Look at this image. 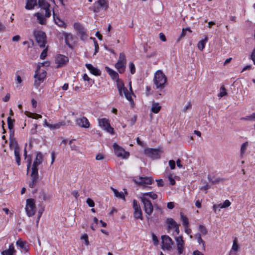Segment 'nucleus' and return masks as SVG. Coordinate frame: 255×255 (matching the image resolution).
Returning <instances> with one entry per match:
<instances>
[{"instance_id": "ddd939ff", "label": "nucleus", "mask_w": 255, "mask_h": 255, "mask_svg": "<svg viewBox=\"0 0 255 255\" xmlns=\"http://www.w3.org/2000/svg\"><path fill=\"white\" fill-rule=\"evenodd\" d=\"M133 208L134 209L133 216L135 219H143L142 213L139 203L135 200L133 201Z\"/></svg>"}, {"instance_id": "ea45409f", "label": "nucleus", "mask_w": 255, "mask_h": 255, "mask_svg": "<svg viewBox=\"0 0 255 255\" xmlns=\"http://www.w3.org/2000/svg\"><path fill=\"white\" fill-rule=\"evenodd\" d=\"M14 122H15L14 120L11 119L10 117H8V118H7L8 128L10 131L13 129Z\"/></svg>"}, {"instance_id": "a18cd8bd", "label": "nucleus", "mask_w": 255, "mask_h": 255, "mask_svg": "<svg viewBox=\"0 0 255 255\" xmlns=\"http://www.w3.org/2000/svg\"><path fill=\"white\" fill-rule=\"evenodd\" d=\"M27 116L30 118L35 119H37L38 118H41L42 117L40 115L33 114L31 113H29V115H28Z\"/></svg>"}, {"instance_id": "423d86ee", "label": "nucleus", "mask_w": 255, "mask_h": 255, "mask_svg": "<svg viewBox=\"0 0 255 255\" xmlns=\"http://www.w3.org/2000/svg\"><path fill=\"white\" fill-rule=\"evenodd\" d=\"M37 42L41 47L45 46L46 43V34L42 31H35L34 33Z\"/></svg>"}, {"instance_id": "37998d69", "label": "nucleus", "mask_w": 255, "mask_h": 255, "mask_svg": "<svg viewBox=\"0 0 255 255\" xmlns=\"http://www.w3.org/2000/svg\"><path fill=\"white\" fill-rule=\"evenodd\" d=\"M231 204L230 201L228 200H226L224 201L223 204H220L219 206H220V208L222 209L229 207Z\"/></svg>"}, {"instance_id": "72a5a7b5", "label": "nucleus", "mask_w": 255, "mask_h": 255, "mask_svg": "<svg viewBox=\"0 0 255 255\" xmlns=\"http://www.w3.org/2000/svg\"><path fill=\"white\" fill-rule=\"evenodd\" d=\"M111 189L114 192L115 195L119 198L123 199L124 200H125V197L124 194V193L122 192H118V191L117 189H115L113 188V187H111Z\"/></svg>"}, {"instance_id": "bb28decb", "label": "nucleus", "mask_w": 255, "mask_h": 255, "mask_svg": "<svg viewBox=\"0 0 255 255\" xmlns=\"http://www.w3.org/2000/svg\"><path fill=\"white\" fill-rule=\"evenodd\" d=\"M53 19L56 24L58 25L60 27H66V24L63 21L60 19L58 16H56L54 12H53Z\"/></svg>"}, {"instance_id": "603ef678", "label": "nucleus", "mask_w": 255, "mask_h": 255, "mask_svg": "<svg viewBox=\"0 0 255 255\" xmlns=\"http://www.w3.org/2000/svg\"><path fill=\"white\" fill-rule=\"evenodd\" d=\"M16 81L17 83V87H20V85H19V84H20L22 82V79H21V78L20 77V76L19 75H16Z\"/></svg>"}, {"instance_id": "6ab92c4d", "label": "nucleus", "mask_w": 255, "mask_h": 255, "mask_svg": "<svg viewBox=\"0 0 255 255\" xmlns=\"http://www.w3.org/2000/svg\"><path fill=\"white\" fill-rule=\"evenodd\" d=\"M10 147L14 149L15 158L17 165H20V157L19 155V147L16 142L14 141L11 143Z\"/></svg>"}, {"instance_id": "0e129e2a", "label": "nucleus", "mask_w": 255, "mask_h": 255, "mask_svg": "<svg viewBox=\"0 0 255 255\" xmlns=\"http://www.w3.org/2000/svg\"><path fill=\"white\" fill-rule=\"evenodd\" d=\"M159 37H160V39L162 41H166V39L165 36L164 35V34L163 33H159Z\"/></svg>"}, {"instance_id": "c9c22d12", "label": "nucleus", "mask_w": 255, "mask_h": 255, "mask_svg": "<svg viewBox=\"0 0 255 255\" xmlns=\"http://www.w3.org/2000/svg\"><path fill=\"white\" fill-rule=\"evenodd\" d=\"M65 125L64 122H60L54 125L49 124V128L51 129H55L60 128V127L62 126H64Z\"/></svg>"}, {"instance_id": "393cba45", "label": "nucleus", "mask_w": 255, "mask_h": 255, "mask_svg": "<svg viewBox=\"0 0 255 255\" xmlns=\"http://www.w3.org/2000/svg\"><path fill=\"white\" fill-rule=\"evenodd\" d=\"M16 244L23 251L27 252L28 251V245L26 242L19 239L16 242Z\"/></svg>"}, {"instance_id": "b1692460", "label": "nucleus", "mask_w": 255, "mask_h": 255, "mask_svg": "<svg viewBox=\"0 0 255 255\" xmlns=\"http://www.w3.org/2000/svg\"><path fill=\"white\" fill-rule=\"evenodd\" d=\"M86 67L94 75L98 76L101 74V71L97 68L93 66L91 64H86Z\"/></svg>"}, {"instance_id": "dca6fc26", "label": "nucleus", "mask_w": 255, "mask_h": 255, "mask_svg": "<svg viewBox=\"0 0 255 255\" xmlns=\"http://www.w3.org/2000/svg\"><path fill=\"white\" fill-rule=\"evenodd\" d=\"M108 1H95L92 9L95 12H98L101 9H106L108 6Z\"/></svg>"}, {"instance_id": "a19ab883", "label": "nucleus", "mask_w": 255, "mask_h": 255, "mask_svg": "<svg viewBox=\"0 0 255 255\" xmlns=\"http://www.w3.org/2000/svg\"><path fill=\"white\" fill-rule=\"evenodd\" d=\"M238 241L237 239L235 238L233 241V244L232 246V248L231 251L232 252H237L238 250Z\"/></svg>"}, {"instance_id": "0eeeda50", "label": "nucleus", "mask_w": 255, "mask_h": 255, "mask_svg": "<svg viewBox=\"0 0 255 255\" xmlns=\"http://www.w3.org/2000/svg\"><path fill=\"white\" fill-rule=\"evenodd\" d=\"M74 27L81 40H85L87 39L88 36L86 33V29L82 24L79 23H75Z\"/></svg>"}, {"instance_id": "7ed1b4c3", "label": "nucleus", "mask_w": 255, "mask_h": 255, "mask_svg": "<svg viewBox=\"0 0 255 255\" xmlns=\"http://www.w3.org/2000/svg\"><path fill=\"white\" fill-rule=\"evenodd\" d=\"M44 2L45 1H38L39 6L45 10V15L41 12H37L34 14L36 17L38 22L41 24H45L46 23V17L48 16V4H44Z\"/></svg>"}, {"instance_id": "e2e57ef3", "label": "nucleus", "mask_w": 255, "mask_h": 255, "mask_svg": "<svg viewBox=\"0 0 255 255\" xmlns=\"http://www.w3.org/2000/svg\"><path fill=\"white\" fill-rule=\"evenodd\" d=\"M191 107V104L190 103H188L187 105L184 108L183 112H186Z\"/></svg>"}, {"instance_id": "2f4dec72", "label": "nucleus", "mask_w": 255, "mask_h": 255, "mask_svg": "<svg viewBox=\"0 0 255 255\" xmlns=\"http://www.w3.org/2000/svg\"><path fill=\"white\" fill-rule=\"evenodd\" d=\"M248 146L249 143L247 141L244 142L242 144L240 149V155L241 157H243L245 153H246V151L248 147Z\"/></svg>"}, {"instance_id": "4c0bfd02", "label": "nucleus", "mask_w": 255, "mask_h": 255, "mask_svg": "<svg viewBox=\"0 0 255 255\" xmlns=\"http://www.w3.org/2000/svg\"><path fill=\"white\" fill-rule=\"evenodd\" d=\"M241 120L245 121H249L251 122L255 121V112L252 113L251 115L242 118Z\"/></svg>"}, {"instance_id": "58836bf2", "label": "nucleus", "mask_w": 255, "mask_h": 255, "mask_svg": "<svg viewBox=\"0 0 255 255\" xmlns=\"http://www.w3.org/2000/svg\"><path fill=\"white\" fill-rule=\"evenodd\" d=\"M195 237L197 239V242L199 243V244H202L203 249L205 250V242L201 238V234H196L195 235Z\"/></svg>"}, {"instance_id": "f257e3e1", "label": "nucleus", "mask_w": 255, "mask_h": 255, "mask_svg": "<svg viewBox=\"0 0 255 255\" xmlns=\"http://www.w3.org/2000/svg\"><path fill=\"white\" fill-rule=\"evenodd\" d=\"M47 69V62H45L38 63L34 74V78L35 79L34 84L36 87H38L39 84L43 82V80L46 77Z\"/></svg>"}, {"instance_id": "c85d7f7f", "label": "nucleus", "mask_w": 255, "mask_h": 255, "mask_svg": "<svg viewBox=\"0 0 255 255\" xmlns=\"http://www.w3.org/2000/svg\"><path fill=\"white\" fill-rule=\"evenodd\" d=\"M168 229H174L178 224L172 218H168L166 220Z\"/></svg>"}, {"instance_id": "1a4fd4ad", "label": "nucleus", "mask_w": 255, "mask_h": 255, "mask_svg": "<svg viewBox=\"0 0 255 255\" xmlns=\"http://www.w3.org/2000/svg\"><path fill=\"white\" fill-rule=\"evenodd\" d=\"M144 152L145 154L152 159H158L160 158V154L162 151L160 149L147 148L144 149Z\"/></svg>"}, {"instance_id": "7c9ffc66", "label": "nucleus", "mask_w": 255, "mask_h": 255, "mask_svg": "<svg viewBox=\"0 0 255 255\" xmlns=\"http://www.w3.org/2000/svg\"><path fill=\"white\" fill-rule=\"evenodd\" d=\"M161 110V106L158 103H153L151 107V111L155 114H157Z\"/></svg>"}, {"instance_id": "79ce46f5", "label": "nucleus", "mask_w": 255, "mask_h": 255, "mask_svg": "<svg viewBox=\"0 0 255 255\" xmlns=\"http://www.w3.org/2000/svg\"><path fill=\"white\" fill-rule=\"evenodd\" d=\"M181 219L183 223V225L185 226H187L189 222L188 218L185 216L182 213L180 214Z\"/></svg>"}, {"instance_id": "052dcab7", "label": "nucleus", "mask_w": 255, "mask_h": 255, "mask_svg": "<svg viewBox=\"0 0 255 255\" xmlns=\"http://www.w3.org/2000/svg\"><path fill=\"white\" fill-rule=\"evenodd\" d=\"M167 207L169 209H172L174 207V203L170 202L167 203Z\"/></svg>"}, {"instance_id": "49530a36", "label": "nucleus", "mask_w": 255, "mask_h": 255, "mask_svg": "<svg viewBox=\"0 0 255 255\" xmlns=\"http://www.w3.org/2000/svg\"><path fill=\"white\" fill-rule=\"evenodd\" d=\"M129 67L130 68V73L132 74H133L135 72V68L134 64L132 62H130L129 63Z\"/></svg>"}, {"instance_id": "09e8293b", "label": "nucleus", "mask_w": 255, "mask_h": 255, "mask_svg": "<svg viewBox=\"0 0 255 255\" xmlns=\"http://www.w3.org/2000/svg\"><path fill=\"white\" fill-rule=\"evenodd\" d=\"M86 203L91 207H93L95 206L94 202L90 198L87 199Z\"/></svg>"}, {"instance_id": "5701e85b", "label": "nucleus", "mask_w": 255, "mask_h": 255, "mask_svg": "<svg viewBox=\"0 0 255 255\" xmlns=\"http://www.w3.org/2000/svg\"><path fill=\"white\" fill-rule=\"evenodd\" d=\"M43 159V155L41 153H38L37 154V156L36 157V160L33 162L32 165V169H38L37 167L38 165H39L42 161Z\"/></svg>"}, {"instance_id": "f3484780", "label": "nucleus", "mask_w": 255, "mask_h": 255, "mask_svg": "<svg viewBox=\"0 0 255 255\" xmlns=\"http://www.w3.org/2000/svg\"><path fill=\"white\" fill-rule=\"evenodd\" d=\"M30 176V180L28 181V186L30 188H32L37 182L38 169H32Z\"/></svg>"}, {"instance_id": "39448f33", "label": "nucleus", "mask_w": 255, "mask_h": 255, "mask_svg": "<svg viewBox=\"0 0 255 255\" xmlns=\"http://www.w3.org/2000/svg\"><path fill=\"white\" fill-rule=\"evenodd\" d=\"M141 203L143 205V208L145 213L146 214V217L148 219V217L150 216L153 210V206L150 200L144 196L140 197Z\"/></svg>"}, {"instance_id": "412c9836", "label": "nucleus", "mask_w": 255, "mask_h": 255, "mask_svg": "<svg viewBox=\"0 0 255 255\" xmlns=\"http://www.w3.org/2000/svg\"><path fill=\"white\" fill-rule=\"evenodd\" d=\"M77 125L81 128H88L90 127V123L88 119L84 117L77 118L75 120Z\"/></svg>"}, {"instance_id": "8fccbe9b", "label": "nucleus", "mask_w": 255, "mask_h": 255, "mask_svg": "<svg viewBox=\"0 0 255 255\" xmlns=\"http://www.w3.org/2000/svg\"><path fill=\"white\" fill-rule=\"evenodd\" d=\"M47 47H46L41 53L40 54V58L42 59H44L47 56Z\"/></svg>"}, {"instance_id": "4be33fe9", "label": "nucleus", "mask_w": 255, "mask_h": 255, "mask_svg": "<svg viewBox=\"0 0 255 255\" xmlns=\"http://www.w3.org/2000/svg\"><path fill=\"white\" fill-rule=\"evenodd\" d=\"M63 35L65 38V41L66 44L70 47L72 48V43L74 40V37L71 33H64Z\"/></svg>"}, {"instance_id": "a211bd4d", "label": "nucleus", "mask_w": 255, "mask_h": 255, "mask_svg": "<svg viewBox=\"0 0 255 255\" xmlns=\"http://www.w3.org/2000/svg\"><path fill=\"white\" fill-rule=\"evenodd\" d=\"M177 245V249L179 255L183 254L184 250V241L182 236L175 237L174 238Z\"/></svg>"}, {"instance_id": "2eb2a0df", "label": "nucleus", "mask_w": 255, "mask_h": 255, "mask_svg": "<svg viewBox=\"0 0 255 255\" xmlns=\"http://www.w3.org/2000/svg\"><path fill=\"white\" fill-rule=\"evenodd\" d=\"M99 126L107 132L113 134L114 129L111 127L108 120L105 118L99 120Z\"/></svg>"}, {"instance_id": "f8f14e48", "label": "nucleus", "mask_w": 255, "mask_h": 255, "mask_svg": "<svg viewBox=\"0 0 255 255\" xmlns=\"http://www.w3.org/2000/svg\"><path fill=\"white\" fill-rule=\"evenodd\" d=\"M162 244L163 249H166L167 250H170L172 246L174 244V242L172 240L171 238L167 235H163L161 237Z\"/></svg>"}, {"instance_id": "680f3d73", "label": "nucleus", "mask_w": 255, "mask_h": 255, "mask_svg": "<svg viewBox=\"0 0 255 255\" xmlns=\"http://www.w3.org/2000/svg\"><path fill=\"white\" fill-rule=\"evenodd\" d=\"M136 121V116H134L130 119V122L131 126L133 125Z\"/></svg>"}, {"instance_id": "864d4df0", "label": "nucleus", "mask_w": 255, "mask_h": 255, "mask_svg": "<svg viewBox=\"0 0 255 255\" xmlns=\"http://www.w3.org/2000/svg\"><path fill=\"white\" fill-rule=\"evenodd\" d=\"M57 154L55 152H52L51 154V164H52L55 160Z\"/></svg>"}, {"instance_id": "473e14b6", "label": "nucleus", "mask_w": 255, "mask_h": 255, "mask_svg": "<svg viewBox=\"0 0 255 255\" xmlns=\"http://www.w3.org/2000/svg\"><path fill=\"white\" fill-rule=\"evenodd\" d=\"M36 5L37 1H27L25 5V8L27 9H31Z\"/></svg>"}, {"instance_id": "774afa93", "label": "nucleus", "mask_w": 255, "mask_h": 255, "mask_svg": "<svg viewBox=\"0 0 255 255\" xmlns=\"http://www.w3.org/2000/svg\"><path fill=\"white\" fill-rule=\"evenodd\" d=\"M193 255H204L199 251H195L193 252Z\"/></svg>"}, {"instance_id": "5fc2aeb1", "label": "nucleus", "mask_w": 255, "mask_h": 255, "mask_svg": "<svg viewBox=\"0 0 255 255\" xmlns=\"http://www.w3.org/2000/svg\"><path fill=\"white\" fill-rule=\"evenodd\" d=\"M94 40V45H95V54H96V53L98 52V49H99V46H98V42L96 41L95 40V38H93Z\"/></svg>"}, {"instance_id": "aec40b11", "label": "nucleus", "mask_w": 255, "mask_h": 255, "mask_svg": "<svg viewBox=\"0 0 255 255\" xmlns=\"http://www.w3.org/2000/svg\"><path fill=\"white\" fill-rule=\"evenodd\" d=\"M55 63L57 64V67H61L65 65L69 61L68 57L63 55H58L55 58Z\"/></svg>"}, {"instance_id": "c756f323", "label": "nucleus", "mask_w": 255, "mask_h": 255, "mask_svg": "<svg viewBox=\"0 0 255 255\" xmlns=\"http://www.w3.org/2000/svg\"><path fill=\"white\" fill-rule=\"evenodd\" d=\"M105 69L106 70V71L109 74V75L111 76L112 79L116 80L118 78L119 75L116 72L113 70L108 67H106Z\"/></svg>"}, {"instance_id": "20e7f679", "label": "nucleus", "mask_w": 255, "mask_h": 255, "mask_svg": "<svg viewBox=\"0 0 255 255\" xmlns=\"http://www.w3.org/2000/svg\"><path fill=\"white\" fill-rule=\"evenodd\" d=\"M117 85L120 95L122 97L125 96L129 101H132L131 93L128 91L123 82L118 79L117 80Z\"/></svg>"}, {"instance_id": "a878e982", "label": "nucleus", "mask_w": 255, "mask_h": 255, "mask_svg": "<svg viewBox=\"0 0 255 255\" xmlns=\"http://www.w3.org/2000/svg\"><path fill=\"white\" fill-rule=\"evenodd\" d=\"M15 252L13 245L11 244L9 249L3 251L1 254L2 255H13Z\"/></svg>"}, {"instance_id": "bf43d9fd", "label": "nucleus", "mask_w": 255, "mask_h": 255, "mask_svg": "<svg viewBox=\"0 0 255 255\" xmlns=\"http://www.w3.org/2000/svg\"><path fill=\"white\" fill-rule=\"evenodd\" d=\"M152 240L154 245H157L158 243L157 238L154 234H152Z\"/></svg>"}, {"instance_id": "e433bc0d", "label": "nucleus", "mask_w": 255, "mask_h": 255, "mask_svg": "<svg viewBox=\"0 0 255 255\" xmlns=\"http://www.w3.org/2000/svg\"><path fill=\"white\" fill-rule=\"evenodd\" d=\"M141 196H144L145 197L146 196H149L153 200H155L157 198V195L156 193L152 192L144 193L142 194Z\"/></svg>"}, {"instance_id": "338daca9", "label": "nucleus", "mask_w": 255, "mask_h": 255, "mask_svg": "<svg viewBox=\"0 0 255 255\" xmlns=\"http://www.w3.org/2000/svg\"><path fill=\"white\" fill-rule=\"evenodd\" d=\"M195 205L197 208H200L201 207V202L199 200H197L195 202Z\"/></svg>"}, {"instance_id": "4d7b16f0", "label": "nucleus", "mask_w": 255, "mask_h": 255, "mask_svg": "<svg viewBox=\"0 0 255 255\" xmlns=\"http://www.w3.org/2000/svg\"><path fill=\"white\" fill-rule=\"evenodd\" d=\"M104 158V155L102 154H100V153L97 155V156L96 157V159L97 160H101L103 159Z\"/></svg>"}, {"instance_id": "3c124183", "label": "nucleus", "mask_w": 255, "mask_h": 255, "mask_svg": "<svg viewBox=\"0 0 255 255\" xmlns=\"http://www.w3.org/2000/svg\"><path fill=\"white\" fill-rule=\"evenodd\" d=\"M169 165L171 169H174L175 168V162L173 160L169 161Z\"/></svg>"}, {"instance_id": "cd10ccee", "label": "nucleus", "mask_w": 255, "mask_h": 255, "mask_svg": "<svg viewBox=\"0 0 255 255\" xmlns=\"http://www.w3.org/2000/svg\"><path fill=\"white\" fill-rule=\"evenodd\" d=\"M207 41H208V37H207V36L205 35L204 38L203 39L200 40L198 42V43L197 44V47L200 50H201V51L203 50V49L205 47V44L207 42Z\"/></svg>"}, {"instance_id": "69168bd1", "label": "nucleus", "mask_w": 255, "mask_h": 255, "mask_svg": "<svg viewBox=\"0 0 255 255\" xmlns=\"http://www.w3.org/2000/svg\"><path fill=\"white\" fill-rule=\"evenodd\" d=\"M168 179L169 180L170 183L171 185H174L175 183V181L174 179L172 177L171 175L168 176Z\"/></svg>"}, {"instance_id": "13d9d810", "label": "nucleus", "mask_w": 255, "mask_h": 255, "mask_svg": "<svg viewBox=\"0 0 255 255\" xmlns=\"http://www.w3.org/2000/svg\"><path fill=\"white\" fill-rule=\"evenodd\" d=\"M157 184L158 187H161L163 186V181L162 179H157L156 180Z\"/></svg>"}, {"instance_id": "9d476101", "label": "nucleus", "mask_w": 255, "mask_h": 255, "mask_svg": "<svg viewBox=\"0 0 255 255\" xmlns=\"http://www.w3.org/2000/svg\"><path fill=\"white\" fill-rule=\"evenodd\" d=\"M25 211L28 216H33L35 213V205L34 200L28 199L26 200Z\"/></svg>"}, {"instance_id": "c03bdc74", "label": "nucleus", "mask_w": 255, "mask_h": 255, "mask_svg": "<svg viewBox=\"0 0 255 255\" xmlns=\"http://www.w3.org/2000/svg\"><path fill=\"white\" fill-rule=\"evenodd\" d=\"M227 94V93L226 92V90L224 86H222L220 88V92L218 95V97H223L225 96H226Z\"/></svg>"}, {"instance_id": "6e6552de", "label": "nucleus", "mask_w": 255, "mask_h": 255, "mask_svg": "<svg viewBox=\"0 0 255 255\" xmlns=\"http://www.w3.org/2000/svg\"><path fill=\"white\" fill-rule=\"evenodd\" d=\"M127 63V60L125 55L121 53L118 62L115 64V67L118 70L120 73L124 72Z\"/></svg>"}, {"instance_id": "de8ad7c7", "label": "nucleus", "mask_w": 255, "mask_h": 255, "mask_svg": "<svg viewBox=\"0 0 255 255\" xmlns=\"http://www.w3.org/2000/svg\"><path fill=\"white\" fill-rule=\"evenodd\" d=\"M81 239L82 240H84L85 241V243L86 246L89 245V242L88 241V237L87 234L83 235L81 237Z\"/></svg>"}, {"instance_id": "f704fd0d", "label": "nucleus", "mask_w": 255, "mask_h": 255, "mask_svg": "<svg viewBox=\"0 0 255 255\" xmlns=\"http://www.w3.org/2000/svg\"><path fill=\"white\" fill-rule=\"evenodd\" d=\"M198 231L199 233L198 234H201V236H205L208 233L207 229L206 228L202 225H200L198 227Z\"/></svg>"}, {"instance_id": "4468645a", "label": "nucleus", "mask_w": 255, "mask_h": 255, "mask_svg": "<svg viewBox=\"0 0 255 255\" xmlns=\"http://www.w3.org/2000/svg\"><path fill=\"white\" fill-rule=\"evenodd\" d=\"M133 181L139 185L143 187H146L148 185L152 183V179L150 177H139L138 179H134Z\"/></svg>"}, {"instance_id": "9b49d317", "label": "nucleus", "mask_w": 255, "mask_h": 255, "mask_svg": "<svg viewBox=\"0 0 255 255\" xmlns=\"http://www.w3.org/2000/svg\"><path fill=\"white\" fill-rule=\"evenodd\" d=\"M113 147L114 148L115 153L117 156L126 159L128 157L129 155V153L126 152L123 148L119 146L117 144L114 143L113 144Z\"/></svg>"}, {"instance_id": "6e6d98bb", "label": "nucleus", "mask_w": 255, "mask_h": 255, "mask_svg": "<svg viewBox=\"0 0 255 255\" xmlns=\"http://www.w3.org/2000/svg\"><path fill=\"white\" fill-rule=\"evenodd\" d=\"M10 94L7 93V94H6L4 98H3L2 100L3 102H8L10 99Z\"/></svg>"}, {"instance_id": "f03ea898", "label": "nucleus", "mask_w": 255, "mask_h": 255, "mask_svg": "<svg viewBox=\"0 0 255 255\" xmlns=\"http://www.w3.org/2000/svg\"><path fill=\"white\" fill-rule=\"evenodd\" d=\"M166 80V77L162 71L158 70L155 73L153 82L157 89L163 88Z\"/></svg>"}]
</instances>
